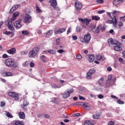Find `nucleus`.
<instances>
[{
    "label": "nucleus",
    "instance_id": "obj_1",
    "mask_svg": "<svg viewBox=\"0 0 125 125\" xmlns=\"http://www.w3.org/2000/svg\"><path fill=\"white\" fill-rule=\"evenodd\" d=\"M5 64L7 67H9L10 68H14V69H16V68L18 67V65L16 64L15 61L13 59L8 58L6 60Z\"/></svg>",
    "mask_w": 125,
    "mask_h": 125
},
{
    "label": "nucleus",
    "instance_id": "obj_42",
    "mask_svg": "<svg viewBox=\"0 0 125 125\" xmlns=\"http://www.w3.org/2000/svg\"><path fill=\"white\" fill-rule=\"evenodd\" d=\"M36 11H37V12H42V10H41V9H40V7H39V5L36 4Z\"/></svg>",
    "mask_w": 125,
    "mask_h": 125
},
{
    "label": "nucleus",
    "instance_id": "obj_59",
    "mask_svg": "<svg viewBox=\"0 0 125 125\" xmlns=\"http://www.w3.org/2000/svg\"><path fill=\"white\" fill-rule=\"evenodd\" d=\"M20 53L21 55H26V54H27V52L23 51L21 52Z\"/></svg>",
    "mask_w": 125,
    "mask_h": 125
},
{
    "label": "nucleus",
    "instance_id": "obj_47",
    "mask_svg": "<svg viewBox=\"0 0 125 125\" xmlns=\"http://www.w3.org/2000/svg\"><path fill=\"white\" fill-rule=\"evenodd\" d=\"M96 1L97 3H103L104 2V0H96Z\"/></svg>",
    "mask_w": 125,
    "mask_h": 125
},
{
    "label": "nucleus",
    "instance_id": "obj_50",
    "mask_svg": "<svg viewBox=\"0 0 125 125\" xmlns=\"http://www.w3.org/2000/svg\"><path fill=\"white\" fill-rule=\"evenodd\" d=\"M62 32L60 29H59L56 31H55V35H58V34H61Z\"/></svg>",
    "mask_w": 125,
    "mask_h": 125
},
{
    "label": "nucleus",
    "instance_id": "obj_35",
    "mask_svg": "<svg viewBox=\"0 0 125 125\" xmlns=\"http://www.w3.org/2000/svg\"><path fill=\"white\" fill-rule=\"evenodd\" d=\"M103 58V56L102 55H97L96 56V59L98 61H100Z\"/></svg>",
    "mask_w": 125,
    "mask_h": 125
},
{
    "label": "nucleus",
    "instance_id": "obj_56",
    "mask_svg": "<svg viewBox=\"0 0 125 125\" xmlns=\"http://www.w3.org/2000/svg\"><path fill=\"white\" fill-rule=\"evenodd\" d=\"M2 58L5 59V58H8V55L6 54H4L2 55Z\"/></svg>",
    "mask_w": 125,
    "mask_h": 125
},
{
    "label": "nucleus",
    "instance_id": "obj_31",
    "mask_svg": "<svg viewBox=\"0 0 125 125\" xmlns=\"http://www.w3.org/2000/svg\"><path fill=\"white\" fill-rule=\"evenodd\" d=\"M13 98H14L15 100L18 101V100H19L20 99L19 94H18V93H16Z\"/></svg>",
    "mask_w": 125,
    "mask_h": 125
},
{
    "label": "nucleus",
    "instance_id": "obj_62",
    "mask_svg": "<svg viewBox=\"0 0 125 125\" xmlns=\"http://www.w3.org/2000/svg\"><path fill=\"white\" fill-rule=\"evenodd\" d=\"M120 20H122L123 21H125V15L124 16H123V17H120Z\"/></svg>",
    "mask_w": 125,
    "mask_h": 125
},
{
    "label": "nucleus",
    "instance_id": "obj_46",
    "mask_svg": "<svg viewBox=\"0 0 125 125\" xmlns=\"http://www.w3.org/2000/svg\"><path fill=\"white\" fill-rule=\"evenodd\" d=\"M112 78H113V76L112 75H109L108 76V79L107 81H110V82H112Z\"/></svg>",
    "mask_w": 125,
    "mask_h": 125
},
{
    "label": "nucleus",
    "instance_id": "obj_41",
    "mask_svg": "<svg viewBox=\"0 0 125 125\" xmlns=\"http://www.w3.org/2000/svg\"><path fill=\"white\" fill-rule=\"evenodd\" d=\"M6 116L8 118H13V116L10 114V112H6Z\"/></svg>",
    "mask_w": 125,
    "mask_h": 125
},
{
    "label": "nucleus",
    "instance_id": "obj_39",
    "mask_svg": "<svg viewBox=\"0 0 125 125\" xmlns=\"http://www.w3.org/2000/svg\"><path fill=\"white\" fill-rule=\"evenodd\" d=\"M4 74H5L6 77H12L13 76V74L10 72H5Z\"/></svg>",
    "mask_w": 125,
    "mask_h": 125
},
{
    "label": "nucleus",
    "instance_id": "obj_61",
    "mask_svg": "<svg viewBox=\"0 0 125 125\" xmlns=\"http://www.w3.org/2000/svg\"><path fill=\"white\" fill-rule=\"evenodd\" d=\"M34 66H35V63L33 62H31L30 64V67H31V68H33Z\"/></svg>",
    "mask_w": 125,
    "mask_h": 125
},
{
    "label": "nucleus",
    "instance_id": "obj_45",
    "mask_svg": "<svg viewBox=\"0 0 125 125\" xmlns=\"http://www.w3.org/2000/svg\"><path fill=\"white\" fill-rule=\"evenodd\" d=\"M52 88H55V89L60 88V86H58L56 84H52Z\"/></svg>",
    "mask_w": 125,
    "mask_h": 125
},
{
    "label": "nucleus",
    "instance_id": "obj_57",
    "mask_svg": "<svg viewBox=\"0 0 125 125\" xmlns=\"http://www.w3.org/2000/svg\"><path fill=\"white\" fill-rule=\"evenodd\" d=\"M104 12H105V10H104L98 11V13H99V14H102L103 13H104Z\"/></svg>",
    "mask_w": 125,
    "mask_h": 125
},
{
    "label": "nucleus",
    "instance_id": "obj_21",
    "mask_svg": "<svg viewBox=\"0 0 125 125\" xmlns=\"http://www.w3.org/2000/svg\"><path fill=\"white\" fill-rule=\"evenodd\" d=\"M111 86H112V81L106 80L105 87H111Z\"/></svg>",
    "mask_w": 125,
    "mask_h": 125
},
{
    "label": "nucleus",
    "instance_id": "obj_13",
    "mask_svg": "<svg viewBox=\"0 0 125 125\" xmlns=\"http://www.w3.org/2000/svg\"><path fill=\"white\" fill-rule=\"evenodd\" d=\"M7 53H9V54L13 55V54H15L16 53V48H15V47H13L10 50H7Z\"/></svg>",
    "mask_w": 125,
    "mask_h": 125
},
{
    "label": "nucleus",
    "instance_id": "obj_38",
    "mask_svg": "<svg viewBox=\"0 0 125 125\" xmlns=\"http://www.w3.org/2000/svg\"><path fill=\"white\" fill-rule=\"evenodd\" d=\"M21 34H22V35H24V36H27L30 34V32L27 30H23L21 32Z\"/></svg>",
    "mask_w": 125,
    "mask_h": 125
},
{
    "label": "nucleus",
    "instance_id": "obj_37",
    "mask_svg": "<svg viewBox=\"0 0 125 125\" xmlns=\"http://www.w3.org/2000/svg\"><path fill=\"white\" fill-rule=\"evenodd\" d=\"M85 104L82 102H77V103H75L74 104V105H79V106H83V105H84Z\"/></svg>",
    "mask_w": 125,
    "mask_h": 125
},
{
    "label": "nucleus",
    "instance_id": "obj_54",
    "mask_svg": "<svg viewBox=\"0 0 125 125\" xmlns=\"http://www.w3.org/2000/svg\"><path fill=\"white\" fill-rule=\"evenodd\" d=\"M98 97L99 99H103V98H104V96L102 94H99L98 95Z\"/></svg>",
    "mask_w": 125,
    "mask_h": 125
},
{
    "label": "nucleus",
    "instance_id": "obj_10",
    "mask_svg": "<svg viewBox=\"0 0 125 125\" xmlns=\"http://www.w3.org/2000/svg\"><path fill=\"white\" fill-rule=\"evenodd\" d=\"M79 21H80V22H82V23H83V24H84L85 23V25L87 26L88 25H89V23H90L91 20H88L87 19H82V18H80L79 19Z\"/></svg>",
    "mask_w": 125,
    "mask_h": 125
},
{
    "label": "nucleus",
    "instance_id": "obj_49",
    "mask_svg": "<svg viewBox=\"0 0 125 125\" xmlns=\"http://www.w3.org/2000/svg\"><path fill=\"white\" fill-rule=\"evenodd\" d=\"M57 52L58 53H63V52H65V51L63 49H60V50H58L57 51Z\"/></svg>",
    "mask_w": 125,
    "mask_h": 125
},
{
    "label": "nucleus",
    "instance_id": "obj_51",
    "mask_svg": "<svg viewBox=\"0 0 125 125\" xmlns=\"http://www.w3.org/2000/svg\"><path fill=\"white\" fill-rule=\"evenodd\" d=\"M107 125H115V122H114V121H109V122H108Z\"/></svg>",
    "mask_w": 125,
    "mask_h": 125
},
{
    "label": "nucleus",
    "instance_id": "obj_3",
    "mask_svg": "<svg viewBox=\"0 0 125 125\" xmlns=\"http://www.w3.org/2000/svg\"><path fill=\"white\" fill-rule=\"evenodd\" d=\"M107 42L109 46H113V45H114V44H115L116 45H120V44H122V43L117 40H114L112 38L109 39L107 40Z\"/></svg>",
    "mask_w": 125,
    "mask_h": 125
},
{
    "label": "nucleus",
    "instance_id": "obj_55",
    "mask_svg": "<svg viewBox=\"0 0 125 125\" xmlns=\"http://www.w3.org/2000/svg\"><path fill=\"white\" fill-rule=\"evenodd\" d=\"M5 106V102H1L0 103V106L1 107H4Z\"/></svg>",
    "mask_w": 125,
    "mask_h": 125
},
{
    "label": "nucleus",
    "instance_id": "obj_6",
    "mask_svg": "<svg viewBox=\"0 0 125 125\" xmlns=\"http://www.w3.org/2000/svg\"><path fill=\"white\" fill-rule=\"evenodd\" d=\"M90 40H91V35H90V33H87L84 35L83 42L84 43H88V42H90Z\"/></svg>",
    "mask_w": 125,
    "mask_h": 125
},
{
    "label": "nucleus",
    "instance_id": "obj_9",
    "mask_svg": "<svg viewBox=\"0 0 125 125\" xmlns=\"http://www.w3.org/2000/svg\"><path fill=\"white\" fill-rule=\"evenodd\" d=\"M75 6L77 11H80V10H82V8H83L82 3L78 0H76L75 1Z\"/></svg>",
    "mask_w": 125,
    "mask_h": 125
},
{
    "label": "nucleus",
    "instance_id": "obj_12",
    "mask_svg": "<svg viewBox=\"0 0 125 125\" xmlns=\"http://www.w3.org/2000/svg\"><path fill=\"white\" fill-rule=\"evenodd\" d=\"M20 7V5H14L10 10L9 13L10 14H12L16 9H18V8H19Z\"/></svg>",
    "mask_w": 125,
    "mask_h": 125
},
{
    "label": "nucleus",
    "instance_id": "obj_40",
    "mask_svg": "<svg viewBox=\"0 0 125 125\" xmlns=\"http://www.w3.org/2000/svg\"><path fill=\"white\" fill-rule=\"evenodd\" d=\"M92 75L90 74V73H89L88 72L86 74V79L87 80H90L91 79V76Z\"/></svg>",
    "mask_w": 125,
    "mask_h": 125
},
{
    "label": "nucleus",
    "instance_id": "obj_34",
    "mask_svg": "<svg viewBox=\"0 0 125 125\" xmlns=\"http://www.w3.org/2000/svg\"><path fill=\"white\" fill-rule=\"evenodd\" d=\"M96 71V70H95V69L91 68V69H90L89 70L88 73H89V74H90L91 75H92V74H94V73H95Z\"/></svg>",
    "mask_w": 125,
    "mask_h": 125
},
{
    "label": "nucleus",
    "instance_id": "obj_23",
    "mask_svg": "<svg viewBox=\"0 0 125 125\" xmlns=\"http://www.w3.org/2000/svg\"><path fill=\"white\" fill-rule=\"evenodd\" d=\"M70 96V94L67 92H64L62 94V98L63 99H66V98H68Z\"/></svg>",
    "mask_w": 125,
    "mask_h": 125
},
{
    "label": "nucleus",
    "instance_id": "obj_32",
    "mask_svg": "<svg viewBox=\"0 0 125 125\" xmlns=\"http://www.w3.org/2000/svg\"><path fill=\"white\" fill-rule=\"evenodd\" d=\"M41 60H42V62H46L47 61L46 57H45V56L44 55H42L41 57Z\"/></svg>",
    "mask_w": 125,
    "mask_h": 125
},
{
    "label": "nucleus",
    "instance_id": "obj_22",
    "mask_svg": "<svg viewBox=\"0 0 125 125\" xmlns=\"http://www.w3.org/2000/svg\"><path fill=\"white\" fill-rule=\"evenodd\" d=\"M19 116L20 119H25V113H24V112H19Z\"/></svg>",
    "mask_w": 125,
    "mask_h": 125
},
{
    "label": "nucleus",
    "instance_id": "obj_48",
    "mask_svg": "<svg viewBox=\"0 0 125 125\" xmlns=\"http://www.w3.org/2000/svg\"><path fill=\"white\" fill-rule=\"evenodd\" d=\"M56 44H57V45H60V44H61L60 39H57L56 40Z\"/></svg>",
    "mask_w": 125,
    "mask_h": 125
},
{
    "label": "nucleus",
    "instance_id": "obj_2",
    "mask_svg": "<svg viewBox=\"0 0 125 125\" xmlns=\"http://www.w3.org/2000/svg\"><path fill=\"white\" fill-rule=\"evenodd\" d=\"M41 47L40 46H37L33 48L32 50L30 51L28 54V56L30 58H34L35 56H37V54L39 51H40Z\"/></svg>",
    "mask_w": 125,
    "mask_h": 125
},
{
    "label": "nucleus",
    "instance_id": "obj_7",
    "mask_svg": "<svg viewBox=\"0 0 125 125\" xmlns=\"http://www.w3.org/2000/svg\"><path fill=\"white\" fill-rule=\"evenodd\" d=\"M50 2L51 6H52V7H53L55 10H56V11H59V10H60L59 7H57V1H56V0H51Z\"/></svg>",
    "mask_w": 125,
    "mask_h": 125
},
{
    "label": "nucleus",
    "instance_id": "obj_44",
    "mask_svg": "<svg viewBox=\"0 0 125 125\" xmlns=\"http://www.w3.org/2000/svg\"><path fill=\"white\" fill-rule=\"evenodd\" d=\"M117 103L120 104H125V102L121 100H118Z\"/></svg>",
    "mask_w": 125,
    "mask_h": 125
},
{
    "label": "nucleus",
    "instance_id": "obj_60",
    "mask_svg": "<svg viewBox=\"0 0 125 125\" xmlns=\"http://www.w3.org/2000/svg\"><path fill=\"white\" fill-rule=\"evenodd\" d=\"M57 98H55L54 99H53L52 100V102H53V103H57Z\"/></svg>",
    "mask_w": 125,
    "mask_h": 125
},
{
    "label": "nucleus",
    "instance_id": "obj_30",
    "mask_svg": "<svg viewBox=\"0 0 125 125\" xmlns=\"http://www.w3.org/2000/svg\"><path fill=\"white\" fill-rule=\"evenodd\" d=\"M120 13H121V12L120 11H114L113 13H112V16L114 17H116L117 15H119V14H120Z\"/></svg>",
    "mask_w": 125,
    "mask_h": 125
},
{
    "label": "nucleus",
    "instance_id": "obj_52",
    "mask_svg": "<svg viewBox=\"0 0 125 125\" xmlns=\"http://www.w3.org/2000/svg\"><path fill=\"white\" fill-rule=\"evenodd\" d=\"M118 26H119V28L121 29V27H123V26H124V23H123V22L120 21V22H119V23L118 24Z\"/></svg>",
    "mask_w": 125,
    "mask_h": 125
},
{
    "label": "nucleus",
    "instance_id": "obj_4",
    "mask_svg": "<svg viewBox=\"0 0 125 125\" xmlns=\"http://www.w3.org/2000/svg\"><path fill=\"white\" fill-rule=\"evenodd\" d=\"M33 20L32 19V17L31 15L28 14H25L24 17H23V22L25 23H32Z\"/></svg>",
    "mask_w": 125,
    "mask_h": 125
},
{
    "label": "nucleus",
    "instance_id": "obj_26",
    "mask_svg": "<svg viewBox=\"0 0 125 125\" xmlns=\"http://www.w3.org/2000/svg\"><path fill=\"white\" fill-rule=\"evenodd\" d=\"M83 106L85 110H91V105H88L86 104H85Z\"/></svg>",
    "mask_w": 125,
    "mask_h": 125
},
{
    "label": "nucleus",
    "instance_id": "obj_29",
    "mask_svg": "<svg viewBox=\"0 0 125 125\" xmlns=\"http://www.w3.org/2000/svg\"><path fill=\"white\" fill-rule=\"evenodd\" d=\"M100 28H101V25H99L98 26L97 29L95 30V31L94 32V34H99V33L100 32Z\"/></svg>",
    "mask_w": 125,
    "mask_h": 125
},
{
    "label": "nucleus",
    "instance_id": "obj_11",
    "mask_svg": "<svg viewBox=\"0 0 125 125\" xmlns=\"http://www.w3.org/2000/svg\"><path fill=\"white\" fill-rule=\"evenodd\" d=\"M23 105H22V109H23V110H27V108L25 107H27L28 105H29V102L28 100L26 99H24L22 101Z\"/></svg>",
    "mask_w": 125,
    "mask_h": 125
},
{
    "label": "nucleus",
    "instance_id": "obj_17",
    "mask_svg": "<svg viewBox=\"0 0 125 125\" xmlns=\"http://www.w3.org/2000/svg\"><path fill=\"white\" fill-rule=\"evenodd\" d=\"M12 125H24V122L22 121H16L13 122Z\"/></svg>",
    "mask_w": 125,
    "mask_h": 125
},
{
    "label": "nucleus",
    "instance_id": "obj_27",
    "mask_svg": "<svg viewBox=\"0 0 125 125\" xmlns=\"http://www.w3.org/2000/svg\"><path fill=\"white\" fill-rule=\"evenodd\" d=\"M92 20H95V21H99V20H100V17L98 16H93L92 17Z\"/></svg>",
    "mask_w": 125,
    "mask_h": 125
},
{
    "label": "nucleus",
    "instance_id": "obj_24",
    "mask_svg": "<svg viewBox=\"0 0 125 125\" xmlns=\"http://www.w3.org/2000/svg\"><path fill=\"white\" fill-rule=\"evenodd\" d=\"M93 119H94L95 120H97L100 118V114L99 113H96L95 114H93L92 115Z\"/></svg>",
    "mask_w": 125,
    "mask_h": 125
},
{
    "label": "nucleus",
    "instance_id": "obj_36",
    "mask_svg": "<svg viewBox=\"0 0 125 125\" xmlns=\"http://www.w3.org/2000/svg\"><path fill=\"white\" fill-rule=\"evenodd\" d=\"M84 125H94L93 124V123H90V122H89V121H88V120H86V121H85V122H84Z\"/></svg>",
    "mask_w": 125,
    "mask_h": 125
},
{
    "label": "nucleus",
    "instance_id": "obj_25",
    "mask_svg": "<svg viewBox=\"0 0 125 125\" xmlns=\"http://www.w3.org/2000/svg\"><path fill=\"white\" fill-rule=\"evenodd\" d=\"M104 81V78H101L98 81V83L101 86H103V82Z\"/></svg>",
    "mask_w": 125,
    "mask_h": 125
},
{
    "label": "nucleus",
    "instance_id": "obj_64",
    "mask_svg": "<svg viewBox=\"0 0 125 125\" xmlns=\"http://www.w3.org/2000/svg\"><path fill=\"white\" fill-rule=\"evenodd\" d=\"M76 57H77V59H82V56H81V54H79V55H77Z\"/></svg>",
    "mask_w": 125,
    "mask_h": 125
},
{
    "label": "nucleus",
    "instance_id": "obj_14",
    "mask_svg": "<svg viewBox=\"0 0 125 125\" xmlns=\"http://www.w3.org/2000/svg\"><path fill=\"white\" fill-rule=\"evenodd\" d=\"M88 60L89 63H91L94 61V59H95V57H94V55H88Z\"/></svg>",
    "mask_w": 125,
    "mask_h": 125
},
{
    "label": "nucleus",
    "instance_id": "obj_58",
    "mask_svg": "<svg viewBox=\"0 0 125 125\" xmlns=\"http://www.w3.org/2000/svg\"><path fill=\"white\" fill-rule=\"evenodd\" d=\"M67 92L69 93V94L70 95V94H71V93H73V92H74V89H71L67 91Z\"/></svg>",
    "mask_w": 125,
    "mask_h": 125
},
{
    "label": "nucleus",
    "instance_id": "obj_16",
    "mask_svg": "<svg viewBox=\"0 0 125 125\" xmlns=\"http://www.w3.org/2000/svg\"><path fill=\"white\" fill-rule=\"evenodd\" d=\"M8 29L11 31H14V27H13V24H12V22L8 21Z\"/></svg>",
    "mask_w": 125,
    "mask_h": 125
},
{
    "label": "nucleus",
    "instance_id": "obj_28",
    "mask_svg": "<svg viewBox=\"0 0 125 125\" xmlns=\"http://www.w3.org/2000/svg\"><path fill=\"white\" fill-rule=\"evenodd\" d=\"M120 3H121V0H114L113 1V5H115V6L120 4Z\"/></svg>",
    "mask_w": 125,
    "mask_h": 125
},
{
    "label": "nucleus",
    "instance_id": "obj_18",
    "mask_svg": "<svg viewBox=\"0 0 125 125\" xmlns=\"http://www.w3.org/2000/svg\"><path fill=\"white\" fill-rule=\"evenodd\" d=\"M44 53H50V54H56V51L52 49H49L44 52Z\"/></svg>",
    "mask_w": 125,
    "mask_h": 125
},
{
    "label": "nucleus",
    "instance_id": "obj_63",
    "mask_svg": "<svg viewBox=\"0 0 125 125\" xmlns=\"http://www.w3.org/2000/svg\"><path fill=\"white\" fill-rule=\"evenodd\" d=\"M90 28L92 31H93L95 29V25H90Z\"/></svg>",
    "mask_w": 125,
    "mask_h": 125
},
{
    "label": "nucleus",
    "instance_id": "obj_33",
    "mask_svg": "<svg viewBox=\"0 0 125 125\" xmlns=\"http://www.w3.org/2000/svg\"><path fill=\"white\" fill-rule=\"evenodd\" d=\"M16 93L14 92H9L8 93V95L9 96H10V97H12L13 98V97H14V95H15V94Z\"/></svg>",
    "mask_w": 125,
    "mask_h": 125
},
{
    "label": "nucleus",
    "instance_id": "obj_20",
    "mask_svg": "<svg viewBox=\"0 0 125 125\" xmlns=\"http://www.w3.org/2000/svg\"><path fill=\"white\" fill-rule=\"evenodd\" d=\"M19 15V12H16L13 14V17L12 18V21H14L16 18Z\"/></svg>",
    "mask_w": 125,
    "mask_h": 125
},
{
    "label": "nucleus",
    "instance_id": "obj_15",
    "mask_svg": "<svg viewBox=\"0 0 125 125\" xmlns=\"http://www.w3.org/2000/svg\"><path fill=\"white\" fill-rule=\"evenodd\" d=\"M121 45H116V46H114V49L115 51H122L123 50V48L121 46Z\"/></svg>",
    "mask_w": 125,
    "mask_h": 125
},
{
    "label": "nucleus",
    "instance_id": "obj_53",
    "mask_svg": "<svg viewBox=\"0 0 125 125\" xmlns=\"http://www.w3.org/2000/svg\"><path fill=\"white\" fill-rule=\"evenodd\" d=\"M79 99H80V100H83V101H84V100H85V98H84L81 95H79Z\"/></svg>",
    "mask_w": 125,
    "mask_h": 125
},
{
    "label": "nucleus",
    "instance_id": "obj_8",
    "mask_svg": "<svg viewBox=\"0 0 125 125\" xmlns=\"http://www.w3.org/2000/svg\"><path fill=\"white\" fill-rule=\"evenodd\" d=\"M106 23H113V25L115 28H117V25L118 24V18L116 17H113L112 20H108L106 21Z\"/></svg>",
    "mask_w": 125,
    "mask_h": 125
},
{
    "label": "nucleus",
    "instance_id": "obj_43",
    "mask_svg": "<svg viewBox=\"0 0 125 125\" xmlns=\"http://www.w3.org/2000/svg\"><path fill=\"white\" fill-rule=\"evenodd\" d=\"M76 32L77 33H80V32H82V28H81V26H78L76 27Z\"/></svg>",
    "mask_w": 125,
    "mask_h": 125
},
{
    "label": "nucleus",
    "instance_id": "obj_19",
    "mask_svg": "<svg viewBox=\"0 0 125 125\" xmlns=\"http://www.w3.org/2000/svg\"><path fill=\"white\" fill-rule=\"evenodd\" d=\"M52 34H53L52 30H48L46 34V38H50L52 36Z\"/></svg>",
    "mask_w": 125,
    "mask_h": 125
},
{
    "label": "nucleus",
    "instance_id": "obj_5",
    "mask_svg": "<svg viewBox=\"0 0 125 125\" xmlns=\"http://www.w3.org/2000/svg\"><path fill=\"white\" fill-rule=\"evenodd\" d=\"M21 22L22 19H19L17 21L14 22V26L17 30L20 29V28L22 27V24H21Z\"/></svg>",
    "mask_w": 125,
    "mask_h": 125
}]
</instances>
